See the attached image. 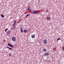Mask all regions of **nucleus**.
Instances as JSON below:
<instances>
[{"instance_id": "obj_1", "label": "nucleus", "mask_w": 64, "mask_h": 64, "mask_svg": "<svg viewBox=\"0 0 64 64\" xmlns=\"http://www.w3.org/2000/svg\"><path fill=\"white\" fill-rule=\"evenodd\" d=\"M39 12H38V11H35V10H32V14H36L39 13Z\"/></svg>"}, {"instance_id": "obj_2", "label": "nucleus", "mask_w": 64, "mask_h": 64, "mask_svg": "<svg viewBox=\"0 0 64 64\" xmlns=\"http://www.w3.org/2000/svg\"><path fill=\"white\" fill-rule=\"evenodd\" d=\"M44 43V44H46L47 43V39H45L44 40H43Z\"/></svg>"}, {"instance_id": "obj_3", "label": "nucleus", "mask_w": 64, "mask_h": 64, "mask_svg": "<svg viewBox=\"0 0 64 64\" xmlns=\"http://www.w3.org/2000/svg\"><path fill=\"white\" fill-rule=\"evenodd\" d=\"M49 55V54L48 53V52L44 53V56H48Z\"/></svg>"}, {"instance_id": "obj_4", "label": "nucleus", "mask_w": 64, "mask_h": 64, "mask_svg": "<svg viewBox=\"0 0 64 64\" xmlns=\"http://www.w3.org/2000/svg\"><path fill=\"white\" fill-rule=\"evenodd\" d=\"M12 40L13 41H15L16 40V38L15 37H12Z\"/></svg>"}, {"instance_id": "obj_5", "label": "nucleus", "mask_w": 64, "mask_h": 64, "mask_svg": "<svg viewBox=\"0 0 64 64\" xmlns=\"http://www.w3.org/2000/svg\"><path fill=\"white\" fill-rule=\"evenodd\" d=\"M35 36L33 34V35H32L31 37L32 38H35Z\"/></svg>"}, {"instance_id": "obj_6", "label": "nucleus", "mask_w": 64, "mask_h": 64, "mask_svg": "<svg viewBox=\"0 0 64 64\" xmlns=\"http://www.w3.org/2000/svg\"><path fill=\"white\" fill-rule=\"evenodd\" d=\"M27 11L28 12H29L30 11H31V9H30V8H28L27 10Z\"/></svg>"}, {"instance_id": "obj_7", "label": "nucleus", "mask_w": 64, "mask_h": 64, "mask_svg": "<svg viewBox=\"0 0 64 64\" xmlns=\"http://www.w3.org/2000/svg\"><path fill=\"white\" fill-rule=\"evenodd\" d=\"M8 45L9 46H10V47H12V45H11L10 44H8Z\"/></svg>"}, {"instance_id": "obj_8", "label": "nucleus", "mask_w": 64, "mask_h": 64, "mask_svg": "<svg viewBox=\"0 0 64 64\" xmlns=\"http://www.w3.org/2000/svg\"><path fill=\"white\" fill-rule=\"evenodd\" d=\"M46 19L48 20H49L50 19V17H47L46 18Z\"/></svg>"}, {"instance_id": "obj_9", "label": "nucleus", "mask_w": 64, "mask_h": 64, "mask_svg": "<svg viewBox=\"0 0 64 64\" xmlns=\"http://www.w3.org/2000/svg\"><path fill=\"white\" fill-rule=\"evenodd\" d=\"M24 33H27V30H24Z\"/></svg>"}, {"instance_id": "obj_10", "label": "nucleus", "mask_w": 64, "mask_h": 64, "mask_svg": "<svg viewBox=\"0 0 64 64\" xmlns=\"http://www.w3.org/2000/svg\"><path fill=\"white\" fill-rule=\"evenodd\" d=\"M11 31H8L7 32V33H8V34H10V33H11Z\"/></svg>"}, {"instance_id": "obj_11", "label": "nucleus", "mask_w": 64, "mask_h": 64, "mask_svg": "<svg viewBox=\"0 0 64 64\" xmlns=\"http://www.w3.org/2000/svg\"><path fill=\"white\" fill-rule=\"evenodd\" d=\"M43 51L44 52H46V51H47V50L46 49V48H44V49L43 50Z\"/></svg>"}, {"instance_id": "obj_12", "label": "nucleus", "mask_w": 64, "mask_h": 64, "mask_svg": "<svg viewBox=\"0 0 64 64\" xmlns=\"http://www.w3.org/2000/svg\"><path fill=\"white\" fill-rule=\"evenodd\" d=\"M20 29L21 32H23V29H22V27L20 28Z\"/></svg>"}, {"instance_id": "obj_13", "label": "nucleus", "mask_w": 64, "mask_h": 64, "mask_svg": "<svg viewBox=\"0 0 64 64\" xmlns=\"http://www.w3.org/2000/svg\"><path fill=\"white\" fill-rule=\"evenodd\" d=\"M7 48H8V49H10V50H12V48H10L9 47H7Z\"/></svg>"}, {"instance_id": "obj_14", "label": "nucleus", "mask_w": 64, "mask_h": 64, "mask_svg": "<svg viewBox=\"0 0 64 64\" xmlns=\"http://www.w3.org/2000/svg\"><path fill=\"white\" fill-rule=\"evenodd\" d=\"M62 49L63 51H64V46L62 47Z\"/></svg>"}, {"instance_id": "obj_15", "label": "nucleus", "mask_w": 64, "mask_h": 64, "mask_svg": "<svg viewBox=\"0 0 64 64\" xmlns=\"http://www.w3.org/2000/svg\"><path fill=\"white\" fill-rule=\"evenodd\" d=\"M16 26H14V29H16Z\"/></svg>"}, {"instance_id": "obj_16", "label": "nucleus", "mask_w": 64, "mask_h": 64, "mask_svg": "<svg viewBox=\"0 0 64 64\" xmlns=\"http://www.w3.org/2000/svg\"><path fill=\"white\" fill-rule=\"evenodd\" d=\"M8 28H7V29H6L5 30V32H6V31H7V30H8Z\"/></svg>"}, {"instance_id": "obj_17", "label": "nucleus", "mask_w": 64, "mask_h": 64, "mask_svg": "<svg viewBox=\"0 0 64 64\" xmlns=\"http://www.w3.org/2000/svg\"><path fill=\"white\" fill-rule=\"evenodd\" d=\"M28 16H29V14H27V15L26 16H25L26 18L27 17H28Z\"/></svg>"}, {"instance_id": "obj_18", "label": "nucleus", "mask_w": 64, "mask_h": 64, "mask_svg": "<svg viewBox=\"0 0 64 64\" xmlns=\"http://www.w3.org/2000/svg\"><path fill=\"white\" fill-rule=\"evenodd\" d=\"M60 40V38H58L57 39V41H58V40Z\"/></svg>"}, {"instance_id": "obj_19", "label": "nucleus", "mask_w": 64, "mask_h": 64, "mask_svg": "<svg viewBox=\"0 0 64 64\" xmlns=\"http://www.w3.org/2000/svg\"><path fill=\"white\" fill-rule=\"evenodd\" d=\"M1 16L2 17H4V15H3V14H2Z\"/></svg>"}, {"instance_id": "obj_20", "label": "nucleus", "mask_w": 64, "mask_h": 64, "mask_svg": "<svg viewBox=\"0 0 64 64\" xmlns=\"http://www.w3.org/2000/svg\"><path fill=\"white\" fill-rule=\"evenodd\" d=\"M49 12V10H46V12Z\"/></svg>"}, {"instance_id": "obj_21", "label": "nucleus", "mask_w": 64, "mask_h": 64, "mask_svg": "<svg viewBox=\"0 0 64 64\" xmlns=\"http://www.w3.org/2000/svg\"><path fill=\"white\" fill-rule=\"evenodd\" d=\"M14 22V23H16V20H15V21Z\"/></svg>"}, {"instance_id": "obj_22", "label": "nucleus", "mask_w": 64, "mask_h": 64, "mask_svg": "<svg viewBox=\"0 0 64 64\" xmlns=\"http://www.w3.org/2000/svg\"><path fill=\"white\" fill-rule=\"evenodd\" d=\"M14 47V46L12 45V48H13Z\"/></svg>"}, {"instance_id": "obj_23", "label": "nucleus", "mask_w": 64, "mask_h": 64, "mask_svg": "<svg viewBox=\"0 0 64 64\" xmlns=\"http://www.w3.org/2000/svg\"><path fill=\"white\" fill-rule=\"evenodd\" d=\"M9 56H11V54H9Z\"/></svg>"}, {"instance_id": "obj_24", "label": "nucleus", "mask_w": 64, "mask_h": 64, "mask_svg": "<svg viewBox=\"0 0 64 64\" xmlns=\"http://www.w3.org/2000/svg\"><path fill=\"white\" fill-rule=\"evenodd\" d=\"M15 23H14V24H13V26H14V25H15Z\"/></svg>"}, {"instance_id": "obj_25", "label": "nucleus", "mask_w": 64, "mask_h": 64, "mask_svg": "<svg viewBox=\"0 0 64 64\" xmlns=\"http://www.w3.org/2000/svg\"><path fill=\"white\" fill-rule=\"evenodd\" d=\"M28 9H29V8H30V7H29V6H28Z\"/></svg>"}, {"instance_id": "obj_26", "label": "nucleus", "mask_w": 64, "mask_h": 64, "mask_svg": "<svg viewBox=\"0 0 64 64\" xmlns=\"http://www.w3.org/2000/svg\"><path fill=\"white\" fill-rule=\"evenodd\" d=\"M11 19V18H10L9 19Z\"/></svg>"}, {"instance_id": "obj_27", "label": "nucleus", "mask_w": 64, "mask_h": 64, "mask_svg": "<svg viewBox=\"0 0 64 64\" xmlns=\"http://www.w3.org/2000/svg\"><path fill=\"white\" fill-rule=\"evenodd\" d=\"M28 15H29V16H30V14H28Z\"/></svg>"}, {"instance_id": "obj_28", "label": "nucleus", "mask_w": 64, "mask_h": 64, "mask_svg": "<svg viewBox=\"0 0 64 64\" xmlns=\"http://www.w3.org/2000/svg\"><path fill=\"white\" fill-rule=\"evenodd\" d=\"M10 18H12V17H11Z\"/></svg>"}]
</instances>
